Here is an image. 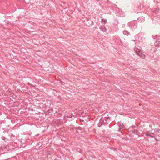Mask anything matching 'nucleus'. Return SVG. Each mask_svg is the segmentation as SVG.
Instances as JSON below:
<instances>
[{
    "instance_id": "obj_18",
    "label": "nucleus",
    "mask_w": 160,
    "mask_h": 160,
    "mask_svg": "<svg viewBox=\"0 0 160 160\" xmlns=\"http://www.w3.org/2000/svg\"><path fill=\"white\" fill-rule=\"evenodd\" d=\"M33 109H32V110H31V111H33Z\"/></svg>"
},
{
    "instance_id": "obj_17",
    "label": "nucleus",
    "mask_w": 160,
    "mask_h": 160,
    "mask_svg": "<svg viewBox=\"0 0 160 160\" xmlns=\"http://www.w3.org/2000/svg\"><path fill=\"white\" fill-rule=\"evenodd\" d=\"M92 24H94V22L92 21Z\"/></svg>"
},
{
    "instance_id": "obj_11",
    "label": "nucleus",
    "mask_w": 160,
    "mask_h": 160,
    "mask_svg": "<svg viewBox=\"0 0 160 160\" xmlns=\"http://www.w3.org/2000/svg\"><path fill=\"white\" fill-rule=\"evenodd\" d=\"M144 134L146 136H151V134H150L149 133H145Z\"/></svg>"
},
{
    "instance_id": "obj_8",
    "label": "nucleus",
    "mask_w": 160,
    "mask_h": 160,
    "mask_svg": "<svg viewBox=\"0 0 160 160\" xmlns=\"http://www.w3.org/2000/svg\"><path fill=\"white\" fill-rule=\"evenodd\" d=\"M138 20L139 22H143L145 20V19L143 17H142L139 18Z\"/></svg>"
},
{
    "instance_id": "obj_6",
    "label": "nucleus",
    "mask_w": 160,
    "mask_h": 160,
    "mask_svg": "<svg viewBox=\"0 0 160 160\" xmlns=\"http://www.w3.org/2000/svg\"><path fill=\"white\" fill-rule=\"evenodd\" d=\"M132 132L134 134L138 135V136L139 137H140L141 136L138 135V131L137 129H135V128H134L133 130H132Z\"/></svg>"
},
{
    "instance_id": "obj_9",
    "label": "nucleus",
    "mask_w": 160,
    "mask_h": 160,
    "mask_svg": "<svg viewBox=\"0 0 160 160\" xmlns=\"http://www.w3.org/2000/svg\"><path fill=\"white\" fill-rule=\"evenodd\" d=\"M123 34L125 35H128L130 33L128 31L126 30H124L123 32Z\"/></svg>"
},
{
    "instance_id": "obj_7",
    "label": "nucleus",
    "mask_w": 160,
    "mask_h": 160,
    "mask_svg": "<svg viewBox=\"0 0 160 160\" xmlns=\"http://www.w3.org/2000/svg\"><path fill=\"white\" fill-rule=\"evenodd\" d=\"M100 29L102 31L106 32V29L105 26H102L100 28Z\"/></svg>"
},
{
    "instance_id": "obj_14",
    "label": "nucleus",
    "mask_w": 160,
    "mask_h": 160,
    "mask_svg": "<svg viewBox=\"0 0 160 160\" xmlns=\"http://www.w3.org/2000/svg\"><path fill=\"white\" fill-rule=\"evenodd\" d=\"M149 136L151 138H153L154 137L156 139V138H155V137L154 136H152V135H151V136Z\"/></svg>"
},
{
    "instance_id": "obj_15",
    "label": "nucleus",
    "mask_w": 160,
    "mask_h": 160,
    "mask_svg": "<svg viewBox=\"0 0 160 160\" xmlns=\"http://www.w3.org/2000/svg\"><path fill=\"white\" fill-rule=\"evenodd\" d=\"M5 139V137H2V140H4Z\"/></svg>"
},
{
    "instance_id": "obj_4",
    "label": "nucleus",
    "mask_w": 160,
    "mask_h": 160,
    "mask_svg": "<svg viewBox=\"0 0 160 160\" xmlns=\"http://www.w3.org/2000/svg\"><path fill=\"white\" fill-rule=\"evenodd\" d=\"M142 38L141 37H139L138 38V41H137V42H136L135 43H137V44L138 43H142V42H143L142 40Z\"/></svg>"
},
{
    "instance_id": "obj_10",
    "label": "nucleus",
    "mask_w": 160,
    "mask_h": 160,
    "mask_svg": "<svg viewBox=\"0 0 160 160\" xmlns=\"http://www.w3.org/2000/svg\"><path fill=\"white\" fill-rule=\"evenodd\" d=\"M73 115L72 114L69 113L67 115V117L69 118H71L72 117Z\"/></svg>"
},
{
    "instance_id": "obj_2",
    "label": "nucleus",
    "mask_w": 160,
    "mask_h": 160,
    "mask_svg": "<svg viewBox=\"0 0 160 160\" xmlns=\"http://www.w3.org/2000/svg\"><path fill=\"white\" fill-rule=\"evenodd\" d=\"M128 25L129 27L132 30L136 29L137 28V23L134 22H128Z\"/></svg>"
},
{
    "instance_id": "obj_1",
    "label": "nucleus",
    "mask_w": 160,
    "mask_h": 160,
    "mask_svg": "<svg viewBox=\"0 0 160 160\" xmlns=\"http://www.w3.org/2000/svg\"><path fill=\"white\" fill-rule=\"evenodd\" d=\"M111 117L107 115V116L102 118L100 120V122L102 124H108V122L110 121Z\"/></svg>"
},
{
    "instance_id": "obj_16",
    "label": "nucleus",
    "mask_w": 160,
    "mask_h": 160,
    "mask_svg": "<svg viewBox=\"0 0 160 160\" xmlns=\"http://www.w3.org/2000/svg\"><path fill=\"white\" fill-rule=\"evenodd\" d=\"M135 128V127L134 126H132L131 128Z\"/></svg>"
},
{
    "instance_id": "obj_13",
    "label": "nucleus",
    "mask_w": 160,
    "mask_h": 160,
    "mask_svg": "<svg viewBox=\"0 0 160 160\" xmlns=\"http://www.w3.org/2000/svg\"><path fill=\"white\" fill-rule=\"evenodd\" d=\"M122 128H119L117 130V131H118V132H121V129H122Z\"/></svg>"
},
{
    "instance_id": "obj_3",
    "label": "nucleus",
    "mask_w": 160,
    "mask_h": 160,
    "mask_svg": "<svg viewBox=\"0 0 160 160\" xmlns=\"http://www.w3.org/2000/svg\"><path fill=\"white\" fill-rule=\"evenodd\" d=\"M118 124L119 128H125L124 124L123 123L121 122V121L118 122Z\"/></svg>"
},
{
    "instance_id": "obj_5",
    "label": "nucleus",
    "mask_w": 160,
    "mask_h": 160,
    "mask_svg": "<svg viewBox=\"0 0 160 160\" xmlns=\"http://www.w3.org/2000/svg\"><path fill=\"white\" fill-rule=\"evenodd\" d=\"M137 54L141 58L143 59L145 58V56L144 55H143L141 52H137Z\"/></svg>"
},
{
    "instance_id": "obj_12",
    "label": "nucleus",
    "mask_w": 160,
    "mask_h": 160,
    "mask_svg": "<svg viewBox=\"0 0 160 160\" xmlns=\"http://www.w3.org/2000/svg\"><path fill=\"white\" fill-rule=\"evenodd\" d=\"M102 21L104 22L105 23H106L107 22V20L105 19H102Z\"/></svg>"
}]
</instances>
